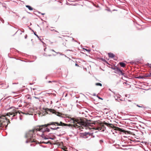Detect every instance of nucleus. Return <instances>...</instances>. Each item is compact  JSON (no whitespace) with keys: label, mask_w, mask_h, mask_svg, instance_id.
Listing matches in <instances>:
<instances>
[{"label":"nucleus","mask_w":151,"mask_h":151,"mask_svg":"<svg viewBox=\"0 0 151 151\" xmlns=\"http://www.w3.org/2000/svg\"><path fill=\"white\" fill-rule=\"evenodd\" d=\"M71 120L73 121V124H67L60 122V123L57 122H52L47 124H45L41 126H37V127H40L43 129L44 130L43 131H41L42 132H44L47 131L49 132L50 131L49 129L48 128H45V127H48L50 125H55L57 124V126H68L72 128H75L76 126H78L80 127L81 129L85 128L86 129H93V125L92 123L88 122L87 121H85L83 120L78 119L74 118H72L71 119Z\"/></svg>","instance_id":"1"},{"label":"nucleus","mask_w":151,"mask_h":151,"mask_svg":"<svg viewBox=\"0 0 151 151\" xmlns=\"http://www.w3.org/2000/svg\"><path fill=\"white\" fill-rule=\"evenodd\" d=\"M43 130L42 127L37 126L32 130L26 132L25 137L27 139V140L26 141V142H34L37 144V140L35 138V132H37V131H43Z\"/></svg>","instance_id":"2"},{"label":"nucleus","mask_w":151,"mask_h":151,"mask_svg":"<svg viewBox=\"0 0 151 151\" xmlns=\"http://www.w3.org/2000/svg\"><path fill=\"white\" fill-rule=\"evenodd\" d=\"M6 116V115L0 116V124L1 127L5 126V127L6 128L9 124L10 123L9 119H7Z\"/></svg>","instance_id":"3"},{"label":"nucleus","mask_w":151,"mask_h":151,"mask_svg":"<svg viewBox=\"0 0 151 151\" xmlns=\"http://www.w3.org/2000/svg\"><path fill=\"white\" fill-rule=\"evenodd\" d=\"M21 113H22L23 114H29L28 113H24V112H21V111H17V110H15V109H14L12 111V112H10L7 113L6 114V115L7 116H10V115H13V117H15L17 115V114L18 113H19V114H20Z\"/></svg>","instance_id":"4"},{"label":"nucleus","mask_w":151,"mask_h":151,"mask_svg":"<svg viewBox=\"0 0 151 151\" xmlns=\"http://www.w3.org/2000/svg\"><path fill=\"white\" fill-rule=\"evenodd\" d=\"M104 124L106 125V126H107L108 127H111V128H113V129L114 128H116V129H115V130H118L119 131H120V132H124L125 131L124 130H123L122 129L120 128H119V127H115V126H114V125L112 124H108L106 122H104Z\"/></svg>","instance_id":"5"},{"label":"nucleus","mask_w":151,"mask_h":151,"mask_svg":"<svg viewBox=\"0 0 151 151\" xmlns=\"http://www.w3.org/2000/svg\"><path fill=\"white\" fill-rule=\"evenodd\" d=\"M113 69L115 70V73H116L119 74V75H122L123 76H124V73H123V72H124V70H121L120 69L118 68L117 67H115Z\"/></svg>","instance_id":"6"},{"label":"nucleus","mask_w":151,"mask_h":151,"mask_svg":"<svg viewBox=\"0 0 151 151\" xmlns=\"http://www.w3.org/2000/svg\"><path fill=\"white\" fill-rule=\"evenodd\" d=\"M45 110L46 111H50V112L55 114L58 116H61L63 115L62 113L56 112L55 110L52 109H49L47 108V109H45Z\"/></svg>","instance_id":"7"},{"label":"nucleus","mask_w":151,"mask_h":151,"mask_svg":"<svg viewBox=\"0 0 151 151\" xmlns=\"http://www.w3.org/2000/svg\"><path fill=\"white\" fill-rule=\"evenodd\" d=\"M51 51H52L54 52H55L53 50H48V51L46 53H44L43 54V56H50L51 55V54H49V52Z\"/></svg>","instance_id":"8"},{"label":"nucleus","mask_w":151,"mask_h":151,"mask_svg":"<svg viewBox=\"0 0 151 151\" xmlns=\"http://www.w3.org/2000/svg\"><path fill=\"white\" fill-rule=\"evenodd\" d=\"M151 77V73H150L149 74H145L143 76V77L144 78H145L147 77Z\"/></svg>","instance_id":"9"},{"label":"nucleus","mask_w":151,"mask_h":151,"mask_svg":"<svg viewBox=\"0 0 151 151\" xmlns=\"http://www.w3.org/2000/svg\"><path fill=\"white\" fill-rule=\"evenodd\" d=\"M108 55L109 58H113L114 57V55L112 53H109Z\"/></svg>","instance_id":"10"},{"label":"nucleus","mask_w":151,"mask_h":151,"mask_svg":"<svg viewBox=\"0 0 151 151\" xmlns=\"http://www.w3.org/2000/svg\"><path fill=\"white\" fill-rule=\"evenodd\" d=\"M121 67H124L126 66V64L123 62H120L119 63Z\"/></svg>","instance_id":"11"},{"label":"nucleus","mask_w":151,"mask_h":151,"mask_svg":"<svg viewBox=\"0 0 151 151\" xmlns=\"http://www.w3.org/2000/svg\"><path fill=\"white\" fill-rule=\"evenodd\" d=\"M25 6L27 8L30 10H32L33 9V8L32 7L29 5H26Z\"/></svg>","instance_id":"12"},{"label":"nucleus","mask_w":151,"mask_h":151,"mask_svg":"<svg viewBox=\"0 0 151 151\" xmlns=\"http://www.w3.org/2000/svg\"><path fill=\"white\" fill-rule=\"evenodd\" d=\"M25 97L27 99H30L31 100L32 99V97H30V96L29 95H27L25 96Z\"/></svg>","instance_id":"13"},{"label":"nucleus","mask_w":151,"mask_h":151,"mask_svg":"<svg viewBox=\"0 0 151 151\" xmlns=\"http://www.w3.org/2000/svg\"><path fill=\"white\" fill-rule=\"evenodd\" d=\"M95 85L96 86H102V84L100 83H96Z\"/></svg>","instance_id":"14"},{"label":"nucleus","mask_w":151,"mask_h":151,"mask_svg":"<svg viewBox=\"0 0 151 151\" xmlns=\"http://www.w3.org/2000/svg\"><path fill=\"white\" fill-rule=\"evenodd\" d=\"M60 128L59 127H55L54 128H51V129L53 130H57V129H59Z\"/></svg>","instance_id":"15"},{"label":"nucleus","mask_w":151,"mask_h":151,"mask_svg":"<svg viewBox=\"0 0 151 151\" xmlns=\"http://www.w3.org/2000/svg\"><path fill=\"white\" fill-rule=\"evenodd\" d=\"M41 137L42 138H43L44 139H48L47 138H46V137L45 136H44V135L43 134H42L41 135Z\"/></svg>","instance_id":"16"},{"label":"nucleus","mask_w":151,"mask_h":151,"mask_svg":"<svg viewBox=\"0 0 151 151\" xmlns=\"http://www.w3.org/2000/svg\"><path fill=\"white\" fill-rule=\"evenodd\" d=\"M89 135V136H90L91 135L90 134H89L88 133H85L83 135L85 136H86L87 135Z\"/></svg>","instance_id":"17"},{"label":"nucleus","mask_w":151,"mask_h":151,"mask_svg":"<svg viewBox=\"0 0 151 151\" xmlns=\"http://www.w3.org/2000/svg\"><path fill=\"white\" fill-rule=\"evenodd\" d=\"M147 65L148 66L150 67L151 68V64L147 63Z\"/></svg>","instance_id":"18"},{"label":"nucleus","mask_w":151,"mask_h":151,"mask_svg":"<svg viewBox=\"0 0 151 151\" xmlns=\"http://www.w3.org/2000/svg\"><path fill=\"white\" fill-rule=\"evenodd\" d=\"M138 78H144L143 77V76H139L138 77Z\"/></svg>","instance_id":"19"},{"label":"nucleus","mask_w":151,"mask_h":151,"mask_svg":"<svg viewBox=\"0 0 151 151\" xmlns=\"http://www.w3.org/2000/svg\"><path fill=\"white\" fill-rule=\"evenodd\" d=\"M40 143H48V142L46 143L44 141H42V142L41 141Z\"/></svg>","instance_id":"20"},{"label":"nucleus","mask_w":151,"mask_h":151,"mask_svg":"<svg viewBox=\"0 0 151 151\" xmlns=\"http://www.w3.org/2000/svg\"><path fill=\"white\" fill-rule=\"evenodd\" d=\"M97 96L98 98L99 99H101V100H103V99L102 98H101L99 96Z\"/></svg>","instance_id":"21"},{"label":"nucleus","mask_w":151,"mask_h":151,"mask_svg":"<svg viewBox=\"0 0 151 151\" xmlns=\"http://www.w3.org/2000/svg\"><path fill=\"white\" fill-rule=\"evenodd\" d=\"M46 109H46H45V113H46V114H48V112H47V111H46V110H45V109Z\"/></svg>","instance_id":"22"},{"label":"nucleus","mask_w":151,"mask_h":151,"mask_svg":"<svg viewBox=\"0 0 151 151\" xmlns=\"http://www.w3.org/2000/svg\"><path fill=\"white\" fill-rule=\"evenodd\" d=\"M94 129H100V130L101 129L100 127H98L97 129H94Z\"/></svg>","instance_id":"23"},{"label":"nucleus","mask_w":151,"mask_h":151,"mask_svg":"<svg viewBox=\"0 0 151 151\" xmlns=\"http://www.w3.org/2000/svg\"><path fill=\"white\" fill-rule=\"evenodd\" d=\"M86 50L87 51H88V52H89L90 51V50H87V49H86Z\"/></svg>","instance_id":"24"},{"label":"nucleus","mask_w":151,"mask_h":151,"mask_svg":"<svg viewBox=\"0 0 151 151\" xmlns=\"http://www.w3.org/2000/svg\"><path fill=\"white\" fill-rule=\"evenodd\" d=\"M35 34L36 35V36L37 37L39 38V37H38V35H36V34H35Z\"/></svg>","instance_id":"25"},{"label":"nucleus","mask_w":151,"mask_h":151,"mask_svg":"<svg viewBox=\"0 0 151 151\" xmlns=\"http://www.w3.org/2000/svg\"><path fill=\"white\" fill-rule=\"evenodd\" d=\"M27 35H25V38H27Z\"/></svg>","instance_id":"26"},{"label":"nucleus","mask_w":151,"mask_h":151,"mask_svg":"<svg viewBox=\"0 0 151 151\" xmlns=\"http://www.w3.org/2000/svg\"><path fill=\"white\" fill-rule=\"evenodd\" d=\"M137 106L139 107H142V106H139V105H137Z\"/></svg>","instance_id":"27"},{"label":"nucleus","mask_w":151,"mask_h":151,"mask_svg":"<svg viewBox=\"0 0 151 151\" xmlns=\"http://www.w3.org/2000/svg\"><path fill=\"white\" fill-rule=\"evenodd\" d=\"M41 14L42 15H44L45 14V13H42Z\"/></svg>","instance_id":"28"},{"label":"nucleus","mask_w":151,"mask_h":151,"mask_svg":"<svg viewBox=\"0 0 151 151\" xmlns=\"http://www.w3.org/2000/svg\"><path fill=\"white\" fill-rule=\"evenodd\" d=\"M46 48H45L44 49V51H45V50H46Z\"/></svg>","instance_id":"29"},{"label":"nucleus","mask_w":151,"mask_h":151,"mask_svg":"<svg viewBox=\"0 0 151 151\" xmlns=\"http://www.w3.org/2000/svg\"><path fill=\"white\" fill-rule=\"evenodd\" d=\"M50 139H53V138H50Z\"/></svg>","instance_id":"30"},{"label":"nucleus","mask_w":151,"mask_h":151,"mask_svg":"<svg viewBox=\"0 0 151 151\" xmlns=\"http://www.w3.org/2000/svg\"><path fill=\"white\" fill-rule=\"evenodd\" d=\"M55 32H57L58 33V32L57 31H55Z\"/></svg>","instance_id":"31"},{"label":"nucleus","mask_w":151,"mask_h":151,"mask_svg":"<svg viewBox=\"0 0 151 151\" xmlns=\"http://www.w3.org/2000/svg\"><path fill=\"white\" fill-rule=\"evenodd\" d=\"M75 65H76V66H77V65H77V64H75Z\"/></svg>","instance_id":"32"},{"label":"nucleus","mask_w":151,"mask_h":151,"mask_svg":"<svg viewBox=\"0 0 151 151\" xmlns=\"http://www.w3.org/2000/svg\"><path fill=\"white\" fill-rule=\"evenodd\" d=\"M65 151H67V150H65Z\"/></svg>","instance_id":"33"},{"label":"nucleus","mask_w":151,"mask_h":151,"mask_svg":"<svg viewBox=\"0 0 151 151\" xmlns=\"http://www.w3.org/2000/svg\"><path fill=\"white\" fill-rule=\"evenodd\" d=\"M51 82V81H49V82Z\"/></svg>","instance_id":"34"},{"label":"nucleus","mask_w":151,"mask_h":151,"mask_svg":"<svg viewBox=\"0 0 151 151\" xmlns=\"http://www.w3.org/2000/svg\"><path fill=\"white\" fill-rule=\"evenodd\" d=\"M127 133H128V131H127Z\"/></svg>","instance_id":"35"}]
</instances>
